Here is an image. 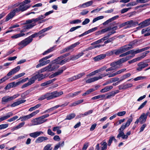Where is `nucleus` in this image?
<instances>
[{
  "instance_id": "22",
  "label": "nucleus",
  "mask_w": 150,
  "mask_h": 150,
  "mask_svg": "<svg viewBox=\"0 0 150 150\" xmlns=\"http://www.w3.org/2000/svg\"><path fill=\"white\" fill-rule=\"evenodd\" d=\"M130 54H131L132 55H134V56L135 54H136L135 53V51L134 50H131L125 53H122L120 54V57H125L126 56H127L128 55H129Z\"/></svg>"
},
{
  "instance_id": "13",
  "label": "nucleus",
  "mask_w": 150,
  "mask_h": 150,
  "mask_svg": "<svg viewBox=\"0 0 150 150\" xmlns=\"http://www.w3.org/2000/svg\"><path fill=\"white\" fill-rule=\"evenodd\" d=\"M17 13L15 9L12 10L6 16L5 20L6 21H7L10 19L12 18L15 15L16 13Z\"/></svg>"
},
{
  "instance_id": "7",
  "label": "nucleus",
  "mask_w": 150,
  "mask_h": 150,
  "mask_svg": "<svg viewBox=\"0 0 150 150\" xmlns=\"http://www.w3.org/2000/svg\"><path fill=\"white\" fill-rule=\"evenodd\" d=\"M40 112L39 110H36L30 114H29L28 115H24L22 116H21L20 117V118L18 120H19L21 119V121H26V120L31 118L33 117V116L35 115L37 113L39 112Z\"/></svg>"
},
{
  "instance_id": "30",
  "label": "nucleus",
  "mask_w": 150,
  "mask_h": 150,
  "mask_svg": "<svg viewBox=\"0 0 150 150\" xmlns=\"http://www.w3.org/2000/svg\"><path fill=\"white\" fill-rule=\"evenodd\" d=\"M113 88V86H106L104 88L102 89L100 91L101 93H105L109 91L111 89Z\"/></svg>"
},
{
  "instance_id": "56",
  "label": "nucleus",
  "mask_w": 150,
  "mask_h": 150,
  "mask_svg": "<svg viewBox=\"0 0 150 150\" xmlns=\"http://www.w3.org/2000/svg\"><path fill=\"white\" fill-rule=\"evenodd\" d=\"M10 77L9 76H8L7 74L1 79H0V80L2 83L5 81L6 80L10 78Z\"/></svg>"
},
{
  "instance_id": "16",
  "label": "nucleus",
  "mask_w": 150,
  "mask_h": 150,
  "mask_svg": "<svg viewBox=\"0 0 150 150\" xmlns=\"http://www.w3.org/2000/svg\"><path fill=\"white\" fill-rule=\"evenodd\" d=\"M20 69L21 68L20 66H17V67L11 70L7 74V75L10 77V76L11 75L18 72Z\"/></svg>"
},
{
  "instance_id": "31",
  "label": "nucleus",
  "mask_w": 150,
  "mask_h": 150,
  "mask_svg": "<svg viewBox=\"0 0 150 150\" xmlns=\"http://www.w3.org/2000/svg\"><path fill=\"white\" fill-rule=\"evenodd\" d=\"M33 82L32 81L31 78H30L28 81V82L23 84L21 87L22 88H23L26 87H27L29 86L30 85H31L33 83Z\"/></svg>"
},
{
  "instance_id": "50",
  "label": "nucleus",
  "mask_w": 150,
  "mask_h": 150,
  "mask_svg": "<svg viewBox=\"0 0 150 150\" xmlns=\"http://www.w3.org/2000/svg\"><path fill=\"white\" fill-rule=\"evenodd\" d=\"M25 124L24 122L21 123L14 127V129H17L23 127Z\"/></svg>"
},
{
  "instance_id": "14",
  "label": "nucleus",
  "mask_w": 150,
  "mask_h": 150,
  "mask_svg": "<svg viewBox=\"0 0 150 150\" xmlns=\"http://www.w3.org/2000/svg\"><path fill=\"white\" fill-rule=\"evenodd\" d=\"M127 48L125 47V46L121 47L118 50H114V54L116 55H118L122 53L123 52L127 51Z\"/></svg>"
},
{
  "instance_id": "17",
  "label": "nucleus",
  "mask_w": 150,
  "mask_h": 150,
  "mask_svg": "<svg viewBox=\"0 0 150 150\" xmlns=\"http://www.w3.org/2000/svg\"><path fill=\"white\" fill-rule=\"evenodd\" d=\"M13 115L12 112H10L6 114V115L0 117V122L5 120L10 117L12 116Z\"/></svg>"
},
{
  "instance_id": "6",
  "label": "nucleus",
  "mask_w": 150,
  "mask_h": 150,
  "mask_svg": "<svg viewBox=\"0 0 150 150\" xmlns=\"http://www.w3.org/2000/svg\"><path fill=\"white\" fill-rule=\"evenodd\" d=\"M19 94L14 95L12 96H6L3 97L1 100V103L2 104H5L9 101L13 100L19 96Z\"/></svg>"
},
{
  "instance_id": "34",
  "label": "nucleus",
  "mask_w": 150,
  "mask_h": 150,
  "mask_svg": "<svg viewBox=\"0 0 150 150\" xmlns=\"http://www.w3.org/2000/svg\"><path fill=\"white\" fill-rule=\"evenodd\" d=\"M64 145V141H63L61 143L59 142L55 146L53 150H57L60 147H63Z\"/></svg>"
},
{
  "instance_id": "63",
  "label": "nucleus",
  "mask_w": 150,
  "mask_h": 150,
  "mask_svg": "<svg viewBox=\"0 0 150 150\" xmlns=\"http://www.w3.org/2000/svg\"><path fill=\"white\" fill-rule=\"evenodd\" d=\"M111 30V27H109L101 30L102 34L104 33Z\"/></svg>"
},
{
  "instance_id": "39",
  "label": "nucleus",
  "mask_w": 150,
  "mask_h": 150,
  "mask_svg": "<svg viewBox=\"0 0 150 150\" xmlns=\"http://www.w3.org/2000/svg\"><path fill=\"white\" fill-rule=\"evenodd\" d=\"M149 47H144V48L140 49H138L137 50L135 51V53L136 54L141 52L144 51L146 50H147L150 48Z\"/></svg>"
},
{
  "instance_id": "55",
  "label": "nucleus",
  "mask_w": 150,
  "mask_h": 150,
  "mask_svg": "<svg viewBox=\"0 0 150 150\" xmlns=\"http://www.w3.org/2000/svg\"><path fill=\"white\" fill-rule=\"evenodd\" d=\"M104 18V16H98L97 17L94 18L92 22L93 23H95L96 21H97L98 20H100L103 19Z\"/></svg>"
},
{
  "instance_id": "52",
  "label": "nucleus",
  "mask_w": 150,
  "mask_h": 150,
  "mask_svg": "<svg viewBox=\"0 0 150 150\" xmlns=\"http://www.w3.org/2000/svg\"><path fill=\"white\" fill-rule=\"evenodd\" d=\"M105 95H99L98 96H96L92 98L91 99L94 100H96L97 99H98L100 98H103L104 97Z\"/></svg>"
},
{
  "instance_id": "20",
  "label": "nucleus",
  "mask_w": 150,
  "mask_h": 150,
  "mask_svg": "<svg viewBox=\"0 0 150 150\" xmlns=\"http://www.w3.org/2000/svg\"><path fill=\"white\" fill-rule=\"evenodd\" d=\"M43 134V132L42 131H37L30 133L29 134V135L31 137L36 138L40 135V134Z\"/></svg>"
},
{
  "instance_id": "53",
  "label": "nucleus",
  "mask_w": 150,
  "mask_h": 150,
  "mask_svg": "<svg viewBox=\"0 0 150 150\" xmlns=\"http://www.w3.org/2000/svg\"><path fill=\"white\" fill-rule=\"evenodd\" d=\"M91 32H92L91 31V29H90L88 30V31H86L85 32L83 33H82V34H81L80 35H79L78 36V37H82V36H83L85 35H86L89 34V33H90Z\"/></svg>"
},
{
  "instance_id": "62",
  "label": "nucleus",
  "mask_w": 150,
  "mask_h": 150,
  "mask_svg": "<svg viewBox=\"0 0 150 150\" xmlns=\"http://www.w3.org/2000/svg\"><path fill=\"white\" fill-rule=\"evenodd\" d=\"M137 4V2H136L135 1H132L131 2L127 4V7H129L130 6H134L135 5H136Z\"/></svg>"
},
{
  "instance_id": "64",
  "label": "nucleus",
  "mask_w": 150,
  "mask_h": 150,
  "mask_svg": "<svg viewBox=\"0 0 150 150\" xmlns=\"http://www.w3.org/2000/svg\"><path fill=\"white\" fill-rule=\"evenodd\" d=\"M116 93L115 92H111L107 96L106 98L108 99L111 98L112 97H113L115 95Z\"/></svg>"
},
{
  "instance_id": "43",
  "label": "nucleus",
  "mask_w": 150,
  "mask_h": 150,
  "mask_svg": "<svg viewBox=\"0 0 150 150\" xmlns=\"http://www.w3.org/2000/svg\"><path fill=\"white\" fill-rule=\"evenodd\" d=\"M131 74L129 73H127L121 77V81H122L129 77Z\"/></svg>"
},
{
  "instance_id": "21",
  "label": "nucleus",
  "mask_w": 150,
  "mask_h": 150,
  "mask_svg": "<svg viewBox=\"0 0 150 150\" xmlns=\"http://www.w3.org/2000/svg\"><path fill=\"white\" fill-rule=\"evenodd\" d=\"M139 25H142V27H145L150 25V18L140 23Z\"/></svg>"
},
{
  "instance_id": "45",
  "label": "nucleus",
  "mask_w": 150,
  "mask_h": 150,
  "mask_svg": "<svg viewBox=\"0 0 150 150\" xmlns=\"http://www.w3.org/2000/svg\"><path fill=\"white\" fill-rule=\"evenodd\" d=\"M63 59V58H62L60 56L59 57L56 58L53 61V62H56L57 64H58L60 65V62H61L62 59Z\"/></svg>"
},
{
  "instance_id": "19",
  "label": "nucleus",
  "mask_w": 150,
  "mask_h": 150,
  "mask_svg": "<svg viewBox=\"0 0 150 150\" xmlns=\"http://www.w3.org/2000/svg\"><path fill=\"white\" fill-rule=\"evenodd\" d=\"M134 57V55H129L127 56L126 57H125L121 59H120L119 60H118L120 64H121L123 63L126 62L128 60L130 59L131 58L133 57Z\"/></svg>"
},
{
  "instance_id": "15",
  "label": "nucleus",
  "mask_w": 150,
  "mask_h": 150,
  "mask_svg": "<svg viewBox=\"0 0 150 150\" xmlns=\"http://www.w3.org/2000/svg\"><path fill=\"white\" fill-rule=\"evenodd\" d=\"M111 67H113L114 69L115 70L120 67L121 65L118 62V60L117 61L113 62L110 64Z\"/></svg>"
},
{
  "instance_id": "25",
  "label": "nucleus",
  "mask_w": 150,
  "mask_h": 150,
  "mask_svg": "<svg viewBox=\"0 0 150 150\" xmlns=\"http://www.w3.org/2000/svg\"><path fill=\"white\" fill-rule=\"evenodd\" d=\"M106 56L105 54H101L98 55L93 58V60L95 62L98 61L104 58Z\"/></svg>"
},
{
  "instance_id": "42",
  "label": "nucleus",
  "mask_w": 150,
  "mask_h": 150,
  "mask_svg": "<svg viewBox=\"0 0 150 150\" xmlns=\"http://www.w3.org/2000/svg\"><path fill=\"white\" fill-rule=\"evenodd\" d=\"M85 74L84 72H82L79 74L74 76V78L76 80L78 79L81 78L83 76L85 75Z\"/></svg>"
},
{
  "instance_id": "61",
  "label": "nucleus",
  "mask_w": 150,
  "mask_h": 150,
  "mask_svg": "<svg viewBox=\"0 0 150 150\" xmlns=\"http://www.w3.org/2000/svg\"><path fill=\"white\" fill-rule=\"evenodd\" d=\"M18 116H15L13 117L8 119L7 120L8 122H11L12 121H15L16 119L18 118Z\"/></svg>"
},
{
  "instance_id": "41",
  "label": "nucleus",
  "mask_w": 150,
  "mask_h": 150,
  "mask_svg": "<svg viewBox=\"0 0 150 150\" xmlns=\"http://www.w3.org/2000/svg\"><path fill=\"white\" fill-rule=\"evenodd\" d=\"M55 47V46H54L53 47H52L49 49H48L47 50L45 51L42 54L43 55H45L46 54H47L49 53L52 52L54 50V48Z\"/></svg>"
},
{
  "instance_id": "24",
  "label": "nucleus",
  "mask_w": 150,
  "mask_h": 150,
  "mask_svg": "<svg viewBox=\"0 0 150 150\" xmlns=\"http://www.w3.org/2000/svg\"><path fill=\"white\" fill-rule=\"evenodd\" d=\"M147 117L145 116V114L144 113H143L140 117L139 118V122L142 124L146 121Z\"/></svg>"
},
{
  "instance_id": "5",
  "label": "nucleus",
  "mask_w": 150,
  "mask_h": 150,
  "mask_svg": "<svg viewBox=\"0 0 150 150\" xmlns=\"http://www.w3.org/2000/svg\"><path fill=\"white\" fill-rule=\"evenodd\" d=\"M138 23L137 21L131 20L122 23L120 25V27H122L125 26V28H127L132 27H135Z\"/></svg>"
},
{
  "instance_id": "3",
  "label": "nucleus",
  "mask_w": 150,
  "mask_h": 150,
  "mask_svg": "<svg viewBox=\"0 0 150 150\" xmlns=\"http://www.w3.org/2000/svg\"><path fill=\"white\" fill-rule=\"evenodd\" d=\"M126 70V69L124 68L117 71L115 72H113L112 73H110L109 72H108L106 74L104 73L102 74L98 77H101V79L103 77H105L107 76H108V77L109 78L114 77L117 75L119 74L125 72Z\"/></svg>"
},
{
  "instance_id": "18",
  "label": "nucleus",
  "mask_w": 150,
  "mask_h": 150,
  "mask_svg": "<svg viewBox=\"0 0 150 150\" xmlns=\"http://www.w3.org/2000/svg\"><path fill=\"white\" fill-rule=\"evenodd\" d=\"M137 41L136 40H134L133 41L131 42L128 45H125V47L127 48V50L132 48V46L135 45L137 44Z\"/></svg>"
},
{
  "instance_id": "58",
  "label": "nucleus",
  "mask_w": 150,
  "mask_h": 150,
  "mask_svg": "<svg viewBox=\"0 0 150 150\" xmlns=\"http://www.w3.org/2000/svg\"><path fill=\"white\" fill-rule=\"evenodd\" d=\"M25 74V73L23 72L18 74L17 75L15 76L14 77V79H16L20 78Z\"/></svg>"
},
{
  "instance_id": "48",
  "label": "nucleus",
  "mask_w": 150,
  "mask_h": 150,
  "mask_svg": "<svg viewBox=\"0 0 150 150\" xmlns=\"http://www.w3.org/2000/svg\"><path fill=\"white\" fill-rule=\"evenodd\" d=\"M52 56V55H49L45 57L44 58H43L42 59H40L39 60V62H42L43 61H45L46 60L49 59Z\"/></svg>"
},
{
  "instance_id": "36",
  "label": "nucleus",
  "mask_w": 150,
  "mask_h": 150,
  "mask_svg": "<svg viewBox=\"0 0 150 150\" xmlns=\"http://www.w3.org/2000/svg\"><path fill=\"white\" fill-rule=\"evenodd\" d=\"M25 35V34L24 33H20L11 36V38L13 39H15L23 36Z\"/></svg>"
},
{
  "instance_id": "44",
  "label": "nucleus",
  "mask_w": 150,
  "mask_h": 150,
  "mask_svg": "<svg viewBox=\"0 0 150 150\" xmlns=\"http://www.w3.org/2000/svg\"><path fill=\"white\" fill-rule=\"evenodd\" d=\"M75 116V114L74 113H71L67 115L65 120H71L74 118Z\"/></svg>"
},
{
  "instance_id": "8",
  "label": "nucleus",
  "mask_w": 150,
  "mask_h": 150,
  "mask_svg": "<svg viewBox=\"0 0 150 150\" xmlns=\"http://www.w3.org/2000/svg\"><path fill=\"white\" fill-rule=\"evenodd\" d=\"M47 120L43 119L40 116L36 118L33 120L32 121L33 123V125H40L47 121Z\"/></svg>"
},
{
  "instance_id": "60",
  "label": "nucleus",
  "mask_w": 150,
  "mask_h": 150,
  "mask_svg": "<svg viewBox=\"0 0 150 150\" xmlns=\"http://www.w3.org/2000/svg\"><path fill=\"white\" fill-rule=\"evenodd\" d=\"M113 140H116V139L114 137H110L108 144V146H110L111 145V144Z\"/></svg>"
},
{
  "instance_id": "29",
  "label": "nucleus",
  "mask_w": 150,
  "mask_h": 150,
  "mask_svg": "<svg viewBox=\"0 0 150 150\" xmlns=\"http://www.w3.org/2000/svg\"><path fill=\"white\" fill-rule=\"evenodd\" d=\"M50 62V60H46L45 61H43L42 62H40V63L36 65V67L37 68H38L40 67L41 66H43L48 64Z\"/></svg>"
},
{
  "instance_id": "35",
  "label": "nucleus",
  "mask_w": 150,
  "mask_h": 150,
  "mask_svg": "<svg viewBox=\"0 0 150 150\" xmlns=\"http://www.w3.org/2000/svg\"><path fill=\"white\" fill-rule=\"evenodd\" d=\"M51 66L52 70L53 71L54 70L57 69L59 67V66L58 64H57L55 62L53 61V63L51 64Z\"/></svg>"
},
{
  "instance_id": "4",
  "label": "nucleus",
  "mask_w": 150,
  "mask_h": 150,
  "mask_svg": "<svg viewBox=\"0 0 150 150\" xmlns=\"http://www.w3.org/2000/svg\"><path fill=\"white\" fill-rule=\"evenodd\" d=\"M19 5V6L18 7L15 9L17 13L20 11L21 12L27 10L31 6L30 5H25L22 2L20 3L19 4H15L14 5V7H17Z\"/></svg>"
},
{
  "instance_id": "59",
  "label": "nucleus",
  "mask_w": 150,
  "mask_h": 150,
  "mask_svg": "<svg viewBox=\"0 0 150 150\" xmlns=\"http://www.w3.org/2000/svg\"><path fill=\"white\" fill-rule=\"evenodd\" d=\"M100 144L103 146L101 149H103L105 150L107 148V143L106 142H103V143H101Z\"/></svg>"
},
{
  "instance_id": "33",
  "label": "nucleus",
  "mask_w": 150,
  "mask_h": 150,
  "mask_svg": "<svg viewBox=\"0 0 150 150\" xmlns=\"http://www.w3.org/2000/svg\"><path fill=\"white\" fill-rule=\"evenodd\" d=\"M120 137H122L123 139H127L128 138L126 134H124V132L119 133L117 136V138H119Z\"/></svg>"
},
{
  "instance_id": "23",
  "label": "nucleus",
  "mask_w": 150,
  "mask_h": 150,
  "mask_svg": "<svg viewBox=\"0 0 150 150\" xmlns=\"http://www.w3.org/2000/svg\"><path fill=\"white\" fill-rule=\"evenodd\" d=\"M48 138L46 137L42 136L38 137L35 140L36 143H39L47 140Z\"/></svg>"
},
{
  "instance_id": "11",
  "label": "nucleus",
  "mask_w": 150,
  "mask_h": 150,
  "mask_svg": "<svg viewBox=\"0 0 150 150\" xmlns=\"http://www.w3.org/2000/svg\"><path fill=\"white\" fill-rule=\"evenodd\" d=\"M45 76L43 74H38L32 76L31 79L33 83H34L36 79H38V81H40L44 79Z\"/></svg>"
},
{
  "instance_id": "27",
  "label": "nucleus",
  "mask_w": 150,
  "mask_h": 150,
  "mask_svg": "<svg viewBox=\"0 0 150 150\" xmlns=\"http://www.w3.org/2000/svg\"><path fill=\"white\" fill-rule=\"evenodd\" d=\"M93 3V1H91L84 3L81 5H80L79 6L80 8H85L91 6L92 4Z\"/></svg>"
},
{
  "instance_id": "28",
  "label": "nucleus",
  "mask_w": 150,
  "mask_h": 150,
  "mask_svg": "<svg viewBox=\"0 0 150 150\" xmlns=\"http://www.w3.org/2000/svg\"><path fill=\"white\" fill-rule=\"evenodd\" d=\"M101 78V77H95L87 80L86 81V82L87 83H90L100 79Z\"/></svg>"
},
{
  "instance_id": "54",
  "label": "nucleus",
  "mask_w": 150,
  "mask_h": 150,
  "mask_svg": "<svg viewBox=\"0 0 150 150\" xmlns=\"http://www.w3.org/2000/svg\"><path fill=\"white\" fill-rule=\"evenodd\" d=\"M91 32H92L91 31V29H90L88 30V31H86L85 32L83 33H82V34H81L80 35H79L78 36V37H82V36H83L85 35H86L89 34V33H90Z\"/></svg>"
},
{
  "instance_id": "38",
  "label": "nucleus",
  "mask_w": 150,
  "mask_h": 150,
  "mask_svg": "<svg viewBox=\"0 0 150 150\" xmlns=\"http://www.w3.org/2000/svg\"><path fill=\"white\" fill-rule=\"evenodd\" d=\"M52 69L51 66V65H50L42 69V71H52Z\"/></svg>"
},
{
  "instance_id": "40",
  "label": "nucleus",
  "mask_w": 150,
  "mask_h": 150,
  "mask_svg": "<svg viewBox=\"0 0 150 150\" xmlns=\"http://www.w3.org/2000/svg\"><path fill=\"white\" fill-rule=\"evenodd\" d=\"M93 110H91L88 111L87 112H85L83 114H81L80 115V117H83L85 116H87L91 114L93 112Z\"/></svg>"
},
{
  "instance_id": "32",
  "label": "nucleus",
  "mask_w": 150,
  "mask_h": 150,
  "mask_svg": "<svg viewBox=\"0 0 150 150\" xmlns=\"http://www.w3.org/2000/svg\"><path fill=\"white\" fill-rule=\"evenodd\" d=\"M33 90V88H30L28 90L26 91L24 93H23L21 95V97L23 98H25V97L29 94Z\"/></svg>"
},
{
  "instance_id": "47",
  "label": "nucleus",
  "mask_w": 150,
  "mask_h": 150,
  "mask_svg": "<svg viewBox=\"0 0 150 150\" xmlns=\"http://www.w3.org/2000/svg\"><path fill=\"white\" fill-rule=\"evenodd\" d=\"M70 59H69V58H65L64 59H62L60 63V65H62L67 62L69 61V60H71Z\"/></svg>"
},
{
  "instance_id": "49",
  "label": "nucleus",
  "mask_w": 150,
  "mask_h": 150,
  "mask_svg": "<svg viewBox=\"0 0 150 150\" xmlns=\"http://www.w3.org/2000/svg\"><path fill=\"white\" fill-rule=\"evenodd\" d=\"M8 126V124H3L0 125V130L5 129Z\"/></svg>"
},
{
  "instance_id": "9",
  "label": "nucleus",
  "mask_w": 150,
  "mask_h": 150,
  "mask_svg": "<svg viewBox=\"0 0 150 150\" xmlns=\"http://www.w3.org/2000/svg\"><path fill=\"white\" fill-rule=\"evenodd\" d=\"M149 64L146 62H141L137 64V67L136 68V70L139 71H141L142 69L147 67Z\"/></svg>"
},
{
  "instance_id": "37",
  "label": "nucleus",
  "mask_w": 150,
  "mask_h": 150,
  "mask_svg": "<svg viewBox=\"0 0 150 150\" xmlns=\"http://www.w3.org/2000/svg\"><path fill=\"white\" fill-rule=\"evenodd\" d=\"M117 37L116 36H115L112 37H111L110 38H108L107 40L105 41L104 42V44H106L110 42L113 41L114 40H115Z\"/></svg>"
},
{
  "instance_id": "1",
  "label": "nucleus",
  "mask_w": 150,
  "mask_h": 150,
  "mask_svg": "<svg viewBox=\"0 0 150 150\" xmlns=\"http://www.w3.org/2000/svg\"><path fill=\"white\" fill-rule=\"evenodd\" d=\"M38 35L37 33H35L27 38L22 41L18 45L22 48L25 47L31 42L33 40V38L38 37Z\"/></svg>"
},
{
  "instance_id": "26",
  "label": "nucleus",
  "mask_w": 150,
  "mask_h": 150,
  "mask_svg": "<svg viewBox=\"0 0 150 150\" xmlns=\"http://www.w3.org/2000/svg\"><path fill=\"white\" fill-rule=\"evenodd\" d=\"M83 54L84 53L83 52H79L78 54L75 55L71 56V57L70 59H71V60H74L79 58L81 57L82 56Z\"/></svg>"
},
{
  "instance_id": "2",
  "label": "nucleus",
  "mask_w": 150,
  "mask_h": 150,
  "mask_svg": "<svg viewBox=\"0 0 150 150\" xmlns=\"http://www.w3.org/2000/svg\"><path fill=\"white\" fill-rule=\"evenodd\" d=\"M63 93L62 91L58 92L57 91H55L52 92L46 93L45 95L46 99L47 100H49L58 97L62 95Z\"/></svg>"
},
{
  "instance_id": "57",
  "label": "nucleus",
  "mask_w": 150,
  "mask_h": 150,
  "mask_svg": "<svg viewBox=\"0 0 150 150\" xmlns=\"http://www.w3.org/2000/svg\"><path fill=\"white\" fill-rule=\"evenodd\" d=\"M10 77L9 76H8L7 74L1 79H0V80L2 83L5 81L6 80L10 78Z\"/></svg>"
},
{
  "instance_id": "12",
  "label": "nucleus",
  "mask_w": 150,
  "mask_h": 150,
  "mask_svg": "<svg viewBox=\"0 0 150 150\" xmlns=\"http://www.w3.org/2000/svg\"><path fill=\"white\" fill-rule=\"evenodd\" d=\"M131 120H129L128 121H127L125 124H123L118 129V132L119 133L122 132H124L123 131L125 129L126 127H128L130 123H131Z\"/></svg>"
},
{
  "instance_id": "51",
  "label": "nucleus",
  "mask_w": 150,
  "mask_h": 150,
  "mask_svg": "<svg viewBox=\"0 0 150 150\" xmlns=\"http://www.w3.org/2000/svg\"><path fill=\"white\" fill-rule=\"evenodd\" d=\"M52 148L51 144H47L44 148L43 150H52Z\"/></svg>"
},
{
  "instance_id": "10",
  "label": "nucleus",
  "mask_w": 150,
  "mask_h": 150,
  "mask_svg": "<svg viewBox=\"0 0 150 150\" xmlns=\"http://www.w3.org/2000/svg\"><path fill=\"white\" fill-rule=\"evenodd\" d=\"M80 44V42H77L74 44H73L70 46L66 47L60 51V53L61 54L65 52L69 51V50H71L73 48H74L77 45H79Z\"/></svg>"
},
{
  "instance_id": "46",
  "label": "nucleus",
  "mask_w": 150,
  "mask_h": 150,
  "mask_svg": "<svg viewBox=\"0 0 150 150\" xmlns=\"http://www.w3.org/2000/svg\"><path fill=\"white\" fill-rule=\"evenodd\" d=\"M35 25V23H32L30 24H27L24 26V27L25 29H30L33 28Z\"/></svg>"
}]
</instances>
